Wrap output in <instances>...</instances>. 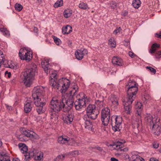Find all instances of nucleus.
<instances>
[{
    "mask_svg": "<svg viewBox=\"0 0 161 161\" xmlns=\"http://www.w3.org/2000/svg\"><path fill=\"white\" fill-rule=\"evenodd\" d=\"M72 91H61L63 96L61 100L63 110L65 112H68L72 108L74 100L73 99L74 93Z\"/></svg>",
    "mask_w": 161,
    "mask_h": 161,
    "instance_id": "nucleus-1",
    "label": "nucleus"
},
{
    "mask_svg": "<svg viewBox=\"0 0 161 161\" xmlns=\"http://www.w3.org/2000/svg\"><path fill=\"white\" fill-rule=\"evenodd\" d=\"M137 92L127 91V97L122 100L125 112L128 114L131 113V104L136 97Z\"/></svg>",
    "mask_w": 161,
    "mask_h": 161,
    "instance_id": "nucleus-2",
    "label": "nucleus"
},
{
    "mask_svg": "<svg viewBox=\"0 0 161 161\" xmlns=\"http://www.w3.org/2000/svg\"><path fill=\"white\" fill-rule=\"evenodd\" d=\"M36 71V65H35L33 66V68L28 69L24 72L23 81L26 87H30L32 84L34 79Z\"/></svg>",
    "mask_w": 161,
    "mask_h": 161,
    "instance_id": "nucleus-3",
    "label": "nucleus"
},
{
    "mask_svg": "<svg viewBox=\"0 0 161 161\" xmlns=\"http://www.w3.org/2000/svg\"><path fill=\"white\" fill-rule=\"evenodd\" d=\"M36 71V65H35L33 66V68L28 69L24 72L23 81L26 87H30L32 84L34 79Z\"/></svg>",
    "mask_w": 161,
    "mask_h": 161,
    "instance_id": "nucleus-4",
    "label": "nucleus"
},
{
    "mask_svg": "<svg viewBox=\"0 0 161 161\" xmlns=\"http://www.w3.org/2000/svg\"><path fill=\"white\" fill-rule=\"evenodd\" d=\"M36 71V65H35L33 66V68L28 69L24 72L23 81L26 87H30L32 84L34 79Z\"/></svg>",
    "mask_w": 161,
    "mask_h": 161,
    "instance_id": "nucleus-5",
    "label": "nucleus"
},
{
    "mask_svg": "<svg viewBox=\"0 0 161 161\" xmlns=\"http://www.w3.org/2000/svg\"><path fill=\"white\" fill-rule=\"evenodd\" d=\"M70 85V80L65 78H62L59 79L57 82L54 90L59 91H67Z\"/></svg>",
    "mask_w": 161,
    "mask_h": 161,
    "instance_id": "nucleus-6",
    "label": "nucleus"
},
{
    "mask_svg": "<svg viewBox=\"0 0 161 161\" xmlns=\"http://www.w3.org/2000/svg\"><path fill=\"white\" fill-rule=\"evenodd\" d=\"M81 95H83L81 99L79 98L77 101H76L74 103L75 108L77 110H80L86 106V104L88 102V99L86 96L82 93Z\"/></svg>",
    "mask_w": 161,
    "mask_h": 161,
    "instance_id": "nucleus-7",
    "label": "nucleus"
},
{
    "mask_svg": "<svg viewBox=\"0 0 161 161\" xmlns=\"http://www.w3.org/2000/svg\"><path fill=\"white\" fill-rule=\"evenodd\" d=\"M19 55L21 60L30 61L32 58V53L25 48H21L19 52Z\"/></svg>",
    "mask_w": 161,
    "mask_h": 161,
    "instance_id": "nucleus-8",
    "label": "nucleus"
},
{
    "mask_svg": "<svg viewBox=\"0 0 161 161\" xmlns=\"http://www.w3.org/2000/svg\"><path fill=\"white\" fill-rule=\"evenodd\" d=\"M50 107L51 109L56 113L63 109L62 105L61 103V100L58 102L55 98H53L50 103Z\"/></svg>",
    "mask_w": 161,
    "mask_h": 161,
    "instance_id": "nucleus-9",
    "label": "nucleus"
},
{
    "mask_svg": "<svg viewBox=\"0 0 161 161\" xmlns=\"http://www.w3.org/2000/svg\"><path fill=\"white\" fill-rule=\"evenodd\" d=\"M35 105L37 107L36 111L39 114H42L46 110L45 105L46 103L43 101H41V98L38 101H35L34 102Z\"/></svg>",
    "mask_w": 161,
    "mask_h": 161,
    "instance_id": "nucleus-10",
    "label": "nucleus"
},
{
    "mask_svg": "<svg viewBox=\"0 0 161 161\" xmlns=\"http://www.w3.org/2000/svg\"><path fill=\"white\" fill-rule=\"evenodd\" d=\"M21 133L26 137H30L31 138L37 139L39 138V136L36 133L32 131L28 130H26L25 128L23 129L21 131Z\"/></svg>",
    "mask_w": 161,
    "mask_h": 161,
    "instance_id": "nucleus-11",
    "label": "nucleus"
},
{
    "mask_svg": "<svg viewBox=\"0 0 161 161\" xmlns=\"http://www.w3.org/2000/svg\"><path fill=\"white\" fill-rule=\"evenodd\" d=\"M138 84L135 81L130 80L126 85V88L128 89V91H138Z\"/></svg>",
    "mask_w": 161,
    "mask_h": 161,
    "instance_id": "nucleus-12",
    "label": "nucleus"
},
{
    "mask_svg": "<svg viewBox=\"0 0 161 161\" xmlns=\"http://www.w3.org/2000/svg\"><path fill=\"white\" fill-rule=\"evenodd\" d=\"M87 53L88 51L86 49H84L83 50H78L75 52V55L76 59L80 60L83 58L84 56Z\"/></svg>",
    "mask_w": 161,
    "mask_h": 161,
    "instance_id": "nucleus-13",
    "label": "nucleus"
},
{
    "mask_svg": "<svg viewBox=\"0 0 161 161\" xmlns=\"http://www.w3.org/2000/svg\"><path fill=\"white\" fill-rule=\"evenodd\" d=\"M84 120V125L85 128L93 132V129H92V124L89 118H87L86 116H84L83 117Z\"/></svg>",
    "mask_w": 161,
    "mask_h": 161,
    "instance_id": "nucleus-14",
    "label": "nucleus"
},
{
    "mask_svg": "<svg viewBox=\"0 0 161 161\" xmlns=\"http://www.w3.org/2000/svg\"><path fill=\"white\" fill-rule=\"evenodd\" d=\"M145 119L147 120V123L150 126H152L153 129L155 127H158V126L156 125L154 120H153V118L151 115L149 114L148 116L146 117Z\"/></svg>",
    "mask_w": 161,
    "mask_h": 161,
    "instance_id": "nucleus-15",
    "label": "nucleus"
},
{
    "mask_svg": "<svg viewBox=\"0 0 161 161\" xmlns=\"http://www.w3.org/2000/svg\"><path fill=\"white\" fill-rule=\"evenodd\" d=\"M74 117V113H71L68 114L65 117H64L63 120L65 123L69 124L73 121Z\"/></svg>",
    "mask_w": 161,
    "mask_h": 161,
    "instance_id": "nucleus-16",
    "label": "nucleus"
},
{
    "mask_svg": "<svg viewBox=\"0 0 161 161\" xmlns=\"http://www.w3.org/2000/svg\"><path fill=\"white\" fill-rule=\"evenodd\" d=\"M42 67L45 73L48 74L50 72V69L49 68V64L48 61L45 60L41 62Z\"/></svg>",
    "mask_w": 161,
    "mask_h": 161,
    "instance_id": "nucleus-17",
    "label": "nucleus"
},
{
    "mask_svg": "<svg viewBox=\"0 0 161 161\" xmlns=\"http://www.w3.org/2000/svg\"><path fill=\"white\" fill-rule=\"evenodd\" d=\"M111 121L113 125L114 123L120 125L122 123V118L120 116H113L111 117Z\"/></svg>",
    "mask_w": 161,
    "mask_h": 161,
    "instance_id": "nucleus-18",
    "label": "nucleus"
},
{
    "mask_svg": "<svg viewBox=\"0 0 161 161\" xmlns=\"http://www.w3.org/2000/svg\"><path fill=\"white\" fill-rule=\"evenodd\" d=\"M112 63L114 65L119 66H122L123 65V62L122 59L118 57L114 56L112 59Z\"/></svg>",
    "mask_w": 161,
    "mask_h": 161,
    "instance_id": "nucleus-19",
    "label": "nucleus"
},
{
    "mask_svg": "<svg viewBox=\"0 0 161 161\" xmlns=\"http://www.w3.org/2000/svg\"><path fill=\"white\" fill-rule=\"evenodd\" d=\"M43 153L40 151H33V157L36 160H41L43 158Z\"/></svg>",
    "mask_w": 161,
    "mask_h": 161,
    "instance_id": "nucleus-20",
    "label": "nucleus"
},
{
    "mask_svg": "<svg viewBox=\"0 0 161 161\" xmlns=\"http://www.w3.org/2000/svg\"><path fill=\"white\" fill-rule=\"evenodd\" d=\"M43 94L41 92L39 91H34L32 93V97L34 99H36V101L40 100V99H41V101L43 98Z\"/></svg>",
    "mask_w": 161,
    "mask_h": 161,
    "instance_id": "nucleus-21",
    "label": "nucleus"
},
{
    "mask_svg": "<svg viewBox=\"0 0 161 161\" xmlns=\"http://www.w3.org/2000/svg\"><path fill=\"white\" fill-rule=\"evenodd\" d=\"M67 144L72 146L76 147L81 145L82 143L81 142L77 141L72 138H70L68 139Z\"/></svg>",
    "mask_w": 161,
    "mask_h": 161,
    "instance_id": "nucleus-22",
    "label": "nucleus"
},
{
    "mask_svg": "<svg viewBox=\"0 0 161 161\" xmlns=\"http://www.w3.org/2000/svg\"><path fill=\"white\" fill-rule=\"evenodd\" d=\"M56 74L55 73H52L51 76V78L50 80V85L51 87L52 88V90H53V88H55L56 86L57 82L56 81Z\"/></svg>",
    "mask_w": 161,
    "mask_h": 161,
    "instance_id": "nucleus-23",
    "label": "nucleus"
},
{
    "mask_svg": "<svg viewBox=\"0 0 161 161\" xmlns=\"http://www.w3.org/2000/svg\"><path fill=\"white\" fill-rule=\"evenodd\" d=\"M72 28L69 25H67L62 27V33L64 34H68L72 31Z\"/></svg>",
    "mask_w": 161,
    "mask_h": 161,
    "instance_id": "nucleus-24",
    "label": "nucleus"
},
{
    "mask_svg": "<svg viewBox=\"0 0 161 161\" xmlns=\"http://www.w3.org/2000/svg\"><path fill=\"white\" fill-rule=\"evenodd\" d=\"M68 139L69 140V137H64L61 136L58 138V141L60 144H66L68 143Z\"/></svg>",
    "mask_w": 161,
    "mask_h": 161,
    "instance_id": "nucleus-25",
    "label": "nucleus"
},
{
    "mask_svg": "<svg viewBox=\"0 0 161 161\" xmlns=\"http://www.w3.org/2000/svg\"><path fill=\"white\" fill-rule=\"evenodd\" d=\"M32 103L31 102H27L24 106V109L25 113H28L30 112L32 107V106L31 104Z\"/></svg>",
    "mask_w": 161,
    "mask_h": 161,
    "instance_id": "nucleus-26",
    "label": "nucleus"
},
{
    "mask_svg": "<svg viewBox=\"0 0 161 161\" xmlns=\"http://www.w3.org/2000/svg\"><path fill=\"white\" fill-rule=\"evenodd\" d=\"M111 146V145H110ZM112 146H114V148L118 150H120V149L124 147V144L123 142H120L119 141L116 142Z\"/></svg>",
    "mask_w": 161,
    "mask_h": 161,
    "instance_id": "nucleus-27",
    "label": "nucleus"
},
{
    "mask_svg": "<svg viewBox=\"0 0 161 161\" xmlns=\"http://www.w3.org/2000/svg\"><path fill=\"white\" fill-rule=\"evenodd\" d=\"M19 147L22 153H26L28 151L27 146L25 144L20 143L19 144Z\"/></svg>",
    "mask_w": 161,
    "mask_h": 161,
    "instance_id": "nucleus-28",
    "label": "nucleus"
},
{
    "mask_svg": "<svg viewBox=\"0 0 161 161\" xmlns=\"http://www.w3.org/2000/svg\"><path fill=\"white\" fill-rule=\"evenodd\" d=\"M98 114V112L97 111H95L94 112H91V113H87L86 116L87 118L91 119H95L97 118V115Z\"/></svg>",
    "mask_w": 161,
    "mask_h": 161,
    "instance_id": "nucleus-29",
    "label": "nucleus"
},
{
    "mask_svg": "<svg viewBox=\"0 0 161 161\" xmlns=\"http://www.w3.org/2000/svg\"><path fill=\"white\" fill-rule=\"evenodd\" d=\"M101 116H110V110L108 108H105L101 112Z\"/></svg>",
    "mask_w": 161,
    "mask_h": 161,
    "instance_id": "nucleus-30",
    "label": "nucleus"
},
{
    "mask_svg": "<svg viewBox=\"0 0 161 161\" xmlns=\"http://www.w3.org/2000/svg\"><path fill=\"white\" fill-rule=\"evenodd\" d=\"M110 116H101V120L103 125L105 126L108 125L109 122Z\"/></svg>",
    "mask_w": 161,
    "mask_h": 161,
    "instance_id": "nucleus-31",
    "label": "nucleus"
},
{
    "mask_svg": "<svg viewBox=\"0 0 161 161\" xmlns=\"http://www.w3.org/2000/svg\"><path fill=\"white\" fill-rule=\"evenodd\" d=\"M159 44L156 43L153 44L151 47V49L149 50V52L151 53H155L158 48L160 47Z\"/></svg>",
    "mask_w": 161,
    "mask_h": 161,
    "instance_id": "nucleus-32",
    "label": "nucleus"
},
{
    "mask_svg": "<svg viewBox=\"0 0 161 161\" xmlns=\"http://www.w3.org/2000/svg\"><path fill=\"white\" fill-rule=\"evenodd\" d=\"M0 155L1 156L0 159L2 158L3 161L8 160H9V156L8 154L5 151H2L0 153Z\"/></svg>",
    "mask_w": 161,
    "mask_h": 161,
    "instance_id": "nucleus-33",
    "label": "nucleus"
},
{
    "mask_svg": "<svg viewBox=\"0 0 161 161\" xmlns=\"http://www.w3.org/2000/svg\"><path fill=\"white\" fill-rule=\"evenodd\" d=\"M96 107L95 105L90 104L86 108L87 113H91V112H94L95 111H97L95 109Z\"/></svg>",
    "mask_w": 161,
    "mask_h": 161,
    "instance_id": "nucleus-34",
    "label": "nucleus"
},
{
    "mask_svg": "<svg viewBox=\"0 0 161 161\" xmlns=\"http://www.w3.org/2000/svg\"><path fill=\"white\" fill-rule=\"evenodd\" d=\"M105 105V103L103 101H100L99 100L95 101V107H99L100 108H102Z\"/></svg>",
    "mask_w": 161,
    "mask_h": 161,
    "instance_id": "nucleus-35",
    "label": "nucleus"
},
{
    "mask_svg": "<svg viewBox=\"0 0 161 161\" xmlns=\"http://www.w3.org/2000/svg\"><path fill=\"white\" fill-rule=\"evenodd\" d=\"M0 31L2 32V34L7 37H8L10 36V33L7 29L5 28H0Z\"/></svg>",
    "mask_w": 161,
    "mask_h": 161,
    "instance_id": "nucleus-36",
    "label": "nucleus"
},
{
    "mask_svg": "<svg viewBox=\"0 0 161 161\" xmlns=\"http://www.w3.org/2000/svg\"><path fill=\"white\" fill-rule=\"evenodd\" d=\"M113 98H114V99L112 100V106L114 108H117L119 105L118 100L116 97H115V96H113Z\"/></svg>",
    "mask_w": 161,
    "mask_h": 161,
    "instance_id": "nucleus-37",
    "label": "nucleus"
},
{
    "mask_svg": "<svg viewBox=\"0 0 161 161\" xmlns=\"http://www.w3.org/2000/svg\"><path fill=\"white\" fill-rule=\"evenodd\" d=\"M24 156H25V161H29L31 157H33V151L30 152L29 153L27 152L26 153H25Z\"/></svg>",
    "mask_w": 161,
    "mask_h": 161,
    "instance_id": "nucleus-38",
    "label": "nucleus"
},
{
    "mask_svg": "<svg viewBox=\"0 0 161 161\" xmlns=\"http://www.w3.org/2000/svg\"><path fill=\"white\" fill-rule=\"evenodd\" d=\"M72 14V11L69 9L65 10L64 12V16L66 18H68L70 17Z\"/></svg>",
    "mask_w": 161,
    "mask_h": 161,
    "instance_id": "nucleus-39",
    "label": "nucleus"
},
{
    "mask_svg": "<svg viewBox=\"0 0 161 161\" xmlns=\"http://www.w3.org/2000/svg\"><path fill=\"white\" fill-rule=\"evenodd\" d=\"M133 5L135 8H137L140 6L141 2L140 0H134L132 3Z\"/></svg>",
    "mask_w": 161,
    "mask_h": 161,
    "instance_id": "nucleus-40",
    "label": "nucleus"
},
{
    "mask_svg": "<svg viewBox=\"0 0 161 161\" xmlns=\"http://www.w3.org/2000/svg\"><path fill=\"white\" fill-rule=\"evenodd\" d=\"M116 155H117L118 156H120L121 157L122 159L125 160H126L130 158L129 155L126 153H117L116 154Z\"/></svg>",
    "mask_w": 161,
    "mask_h": 161,
    "instance_id": "nucleus-41",
    "label": "nucleus"
},
{
    "mask_svg": "<svg viewBox=\"0 0 161 161\" xmlns=\"http://www.w3.org/2000/svg\"><path fill=\"white\" fill-rule=\"evenodd\" d=\"M142 110L141 109H136V116H137V119H139V121H141V115L142 113Z\"/></svg>",
    "mask_w": 161,
    "mask_h": 161,
    "instance_id": "nucleus-42",
    "label": "nucleus"
},
{
    "mask_svg": "<svg viewBox=\"0 0 161 161\" xmlns=\"http://www.w3.org/2000/svg\"><path fill=\"white\" fill-rule=\"evenodd\" d=\"M112 125L113 130L115 132L120 130L119 127L120 125H117V124H116L114 123V125H113L112 123Z\"/></svg>",
    "mask_w": 161,
    "mask_h": 161,
    "instance_id": "nucleus-43",
    "label": "nucleus"
},
{
    "mask_svg": "<svg viewBox=\"0 0 161 161\" xmlns=\"http://www.w3.org/2000/svg\"><path fill=\"white\" fill-rule=\"evenodd\" d=\"M63 5V0H60V1H58L55 3L54 5V7L55 8H58L59 7L62 6Z\"/></svg>",
    "mask_w": 161,
    "mask_h": 161,
    "instance_id": "nucleus-44",
    "label": "nucleus"
},
{
    "mask_svg": "<svg viewBox=\"0 0 161 161\" xmlns=\"http://www.w3.org/2000/svg\"><path fill=\"white\" fill-rule=\"evenodd\" d=\"M14 7L15 9L18 12L20 11L23 8V6L19 3H16Z\"/></svg>",
    "mask_w": 161,
    "mask_h": 161,
    "instance_id": "nucleus-45",
    "label": "nucleus"
},
{
    "mask_svg": "<svg viewBox=\"0 0 161 161\" xmlns=\"http://www.w3.org/2000/svg\"><path fill=\"white\" fill-rule=\"evenodd\" d=\"M95 94L96 97L98 98H103L104 97L103 91H98L97 92H96Z\"/></svg>",
    "mask_w": 161,
    "mask_h": 161,
    "instance_id": "nucleus-46",
    "label": "nucleus"
},
{
    "mask_svg": "<svg viewBox=\"0 0 161 161\" xmlns=\"http://www.w3.org/2000/svg\"><path fill=\"white\" fill-rule=\"evenodd\" d=\"M65 156L64 154H60L58 155L55 159L54 161H60L64 159Z\"/></svg>",
    "mask_w": 161,
    "mask_h": 161,
    "instance_id": "nucleus-47",
    "label": "nucleus"
},
{
    "mask_svg": "<svg viewBox=\"0 0 161 161\" xmlns=\"http://www.w3.org/2000/svg\"><path fill=\"white\" fill-rule=\"evenodd\" d=\"M108 44L110 45L112 47H115V43L114 42V40L113 38H111L108 40Z\"/></svg>",
    "mask_w": 161,
    "mask_h": 161,
    "instance_id": "nucleus-48",
    "label": "nucleus"
},
{
    "mask_svg": "<svg viewBox=\"0 0 161 161\" xmlns=\"http://www.w3.org/2000/svg\"><path fill=\"white\" fill-rule=\"evenodd\" d=\"M46 87H43V86H37L35 87L34 88V91H43V90H46Z\"/></svg>",
    "mask_w": 161,
    "mask_h": 161,
    "instance_id": "nucleus-49",
    "label": "nucleus"
},
{
    "mask_svg": "<svg viewBox=\"0 0 161 161\" xmlns=\"http://www.w3.org/2000/svg\"><path fill=\"white\" fill-rule=\"evenodd\" d=\"M141 120L139 121V119H136V122L133 124V127L135 128H138L139 126V124L141 123Z\"/></svg>",
    "mask_w": 161,
    "mask_h": 161,
    "instance_id": "nucleus-50",
    "label": "nucleus"
},
{
    "mask_svg": "<svg viewBox=\"0 0 161 161\" xmlns=\"http://www.w3.org/2000/svg\"><path fill=\"white\" fill-rule=\"evenodd\" d=\"M79 7L80 8L84 9H87L88 8L87 4L84 3H80L79 4Z\"/></svg>",
    "mask_w": 161,
    "mask_h": 161,
    "instance_id": "nucleus-51",
    "label": "nucleus"
},
{
    "mask_svg": "<svg viewBox=\"0 0 161 161\" xmlns=\"http://www.w3.org/2000/svg\"><path fill=\"white\" fill-rule=\"evenodd\" d=\"M143 104L142 103L140 102H137L135 105V108L137 109H141L142 110V108Z\"/></svg>",
    "mask_w": 161,
    "mask_h": 161,
    "instance_id": "nucleus-52",
    "label": "nucleus"
},
{
    "mask_svg": "<svg viewBox=\"0 0 161 161\" xmlns=\"http://www.w3.org/2000/svg\"><path fill=\"white\" fill-rule=\"evenodd\" d=\"M146 69H148L150 72L153 73V74H155L156 73V69L151 67L147 66L146 67Z\"/></svg>",
    "mask_w": 161,
    "mask_h": 161,
    "instance_id": "nucleus-53",
    "label": "nucleus"
},
{
    "mask_svg": "<svg viewBox=\"0 0 161 161\" xmlns=\"http://www.w3.org/2000/svg\"><path fill=\"white\" fill-rule=\"evenodd\" d=\"M55 43L58 45L60 43V40L59 38L56 37L54 36L53 38Z\"/></svg>",
    "mask_w": 161,
    "mask_h": 161,
    "instance_id": "nucleus-54",
    "label": "nucleus"
},
{
    "mask_svg": "<svg viewBox=\"0 0 161 161\" xmlns=\"http://www.w3.org/2000/svg\"><path fill=\"white\" fill-rule=\"evenodd\" d=\"M110 6L113 9L116 8L117 7V3L114 1H112L110 3Z\"/></svg>",
    "mask_w": 161,
    "mask_h": 161,
    "instance_id": "nucleus-55",
    "label": "nucleus"
},
{
    "mask_svg": "<svg viewBox=\"0 0 161 161\" xmlns=\"http://www.w3.org/2000/svg\"><path fill=\"white\" fill-rule=\"evenodd\" d=\"M71 88L73 90H75V91H77L79 89L78 85L75 84L72 86Z\"/></svg>",
    "mask_w": 161,
    "mask_h": 161,
    "instance_id": "nucleus-56",
    "label": "nucleus"
},
{
    "mask_svg": "<svg viewBox=\"0 0 161 161\" xmlns=\"http://www.w3.org/2000/svg\"><path fill=\"white\" fill-rule=\"evenodd\" d=\"M155 57L156 58H160L161 57V51L157 52L155 54Z\"/></svg>",
    "mask_w": 161,
    "mask_h": 161,
    "instance_id": "nucleus-57",
    "label": "nucleus"
},
{
    "mask_svg": "<svg viewBox=\"0 0 161 161\" xmlns=\"http://www.w3.org/2000/svg\"><path fill=\"white\" fill-rule=\"evenodd\" d=\"M121 31V28L120 27H119L116 28L114 31V33L115 34H117L118 32H119Z\"/></svg>",
    "mask_w": 161,
    "mask_h": 161,
    "instance_id": "nucleus-58",
    "label": "nucleus"
},
{
    "mask_svg": "<svg viewBox=\"0 0 161 161\" xmlns=\"http://www.w3.org/2000/svg\"><path fill=\"white\" fill-rule=\"evenodd\" d=\"M33 31L35 33V34L36 36H37L38 35V28L35 27H34Z\"/></svg>",
    "mask_w": 161,
    "mask_h": 161,
    "instance_id": "nucleus-59",
    "label": "nucleus"
},
{
    "mask_svg": "<svg viewBox=\"0 0 161 161\" xmlns=\"http://www.w3.org/2000/svg\"><path fill=\"white\" fill-rule=\"evenodd\" d=\"M135 161H144V160L143 158L138 155Z\"/></svg>",
    "mask_w": 161,
    "mask_h": 161,
    "instance_id": "nucleus-60",
    "label": "nucleus"
},
{
    "mask_svg": "<svg viewBox=\"0 0 161 161\" xmlns=\"http://www.w3.org/2000/svg\"><path fill=\"white\" fill-rule=\"evenodd\" d=\"M138 156V155H133L131 157L132 160L133 161H135Z\"/></svg>",
    "mask_w": 161,
    "mask_h": 161,
    "instance_id": "nucleus-61",
    "label": "nucleus"
},
{
    "mask_svg": "<svg viewBox=\"0 0 161 161\" xmlns=\"http://www.w3.org/2000/svg\"><path fill=\"white\" fill-rule=\"evenodd\" d=\"M5 75L6 76H7V75L8 77L9 78H10L11 76V73L10 72H9L8 71H5Z\"/></svg>",
    "mask_w": 161,
    "mask_h": 161,
    "instance_id": "nucleus-62",
    "label": "nucleus"
},
{
    "mask_svg": "<svg viewBox=\"0 0 161 161\" xmlns=\"http://www.w3.org/2000/svg\"><path fill=\"white\" fill-rule=\"evenodd\" d=\"M129 55L131 58H134L135 56V55L134 53L131 52H130L129 53Z\"/></svg>",
    "mask_w": 161,
    "mask_h": 161,
    "instance_id": "nucleus-63",
    "label": "nucleus"
},
{
    "mask_svg": "<svg viewBox=\"0 0 161 161\" xmlns=\"http://www.w3.org/2000/svg\"><path fill=\"white\" fill-rule=\"evenodd\" d=\"M23 123L24 125H27L28 123L27 118H25L23 120Z\"/></svg>",
    "mask_w": 161,
    "mask_h": 161,
    "instance_id": "nucleus-64",
    "label": "nucleus"
}]
</instances>
